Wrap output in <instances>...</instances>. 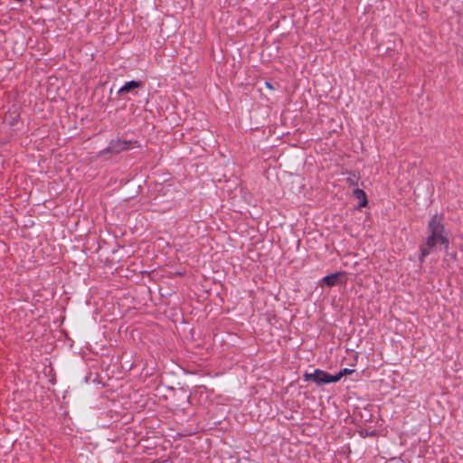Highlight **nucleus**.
<instances>
[{
    "mask_svg": "<svg viewBox=\"0 0 463 463\" xmlns=\"http://www.w3.org/2000/svg\"><path fill=\"white\" fill-rule=\"evenodd\" d=\"M265 85L267 86V88H269V90H273V87L271 86V84L269 82H266Z\"/></svg>",
    "mask_w": 463,
    "mask_h": 463,
    "instance_id": "9d476101",
    "label": "nucleus"
},
{
    "mask_svg": "<svg viewBox=\"0 0 463 463\" xmlns=\"http://www.w3.org/2000/svg\"><path fill=\"white\" fill-rule=\"evenodd\" d=\"M338 276H339L338 273H335V274H331V275L326 276L323 279V282L326 283L329 287L335 286L336 284V282H337Z\"/></svg>",
    "mask_w": 463,
    "mask_h": 463,
    "instance_id": "423d86ee",
    "label": "nucleus"
},
{
    "mask_svg": "<svg viewBox=\"0 0 463 463\" xmlns=\"http://www.w3.org/2000/svg\"><path fill=\"white\" fill-rule=\"evenodd\" d=\"M450 258H451V259H453V260H455V258H456V254H455V253L451 254V255H450Z\"/></svg>",
    "mask_w": 463,
    "mask_h": 463,
    "instance_id": "9b49d317",
    "label": "nucleus"
},
{
    "mask_svg": "<svg viewBox=\"0 0 463 463\" xmlns=\"http://www.w3.org/2000/svg\"><path fill=\"white\" fill-rule=\"evenodd\" d=\"M353 194L354 198L359 200V207H365L367 205V195L364 190L356 188L354 190Z\"/></svg>",
    "mask_w": 463,
    "mask_h": 463,
    "instance_id": "7ed1b4c3",
    "label": "nucleus"
},
{
    "mask_svg": "<svg viewBox=\"0 0 463 463\" xmlns=\"http://www.w3.org/2000/svg\"><path fill=\"white\" fill-rule=\"evenodd\" d=\"M130 141L125 140H113L110 142L109 150L112 153H119L120 151L126 150L129 147Z\"/></svg>",
    "mask_w": 463,
    "mask_h": 463,
    "instance_id": "f03ea898",
    "label": "nucleus"
},
{
    "mask_svg": "<svg viewBox=\"0 0 463 463\" xmlns=\"http://www.w3.org/2000/svg\"><path fill=\"white\" fill-rule=\"evenodd\" d=\"M340 380V375H332L320 370V383H335Z\"/></svg>",
    "mask_w": 463,
    "mask_h": 463,
    "instance_id": "39448f33",
    "label": "nucleus"
},
{
    "mask_svg": "<svg viewBox=\"0 0 463 463\" xmlns=\"http://www.w3.org/2000/svg\"><path fill=\"white\" fill-rule=\"evenodd\" d=\"M140 87H141V82H139V81H136V80L128 81L118 90V94H125V93L131 91L134 89H138Z\"/></svg>",
    "mask_w": 463,
    "mask_h": 463,
    "instance_id": "20e7f679",
    "label": "nucleus"
},
{
    "mask_svg": "<svg viewBox=\"0 0 463 463\" xmlns=\"http://www.w3.org/2000/svg\"><path fill=\"white\" fill-rule=\"evenodd\" d=\"M306 380H313L318 383V369H316L313 373H305Z\"/></svg>",
    "mask_w": 463,
    "mask_h": 463,
    "instance_id": "0eeeda50",
    "label": "nucleus"
},
{
    "mask_svg": "<svg viewBox=\"0 0 463 463\" xmlns=\"http://www.w3.org/2000/svg\"><path fill=\"white\" fill-rule=\"evenodd\" d=\"M351 373H353V370L345 368V369L341 370L338 373H336V375H340V379H341L342 376H344L345 374H349Z\"/></svg>",
    "mask_w": 463,
    "mask_h": 463,
    "instance_id": "1a4fd4ad",
    "label": "nucleus"
},
{
    "mask_svg": "<svg viewBox=\"0 0 463 463\" xmlns=\"http://www.w3.org/2000/svg\"><path fill=\"white\" fill-rule=\"evenodd\" d=\"M442 221V216L438 214L433 215L429 221L427 237L419 247V260L420 263L425 260L427 256L436 251L439 247H442L448 253L449 240Z\"/></svg>",
    "mask_w": 463,
    "mask_h": 463,
    "instance_id": "f257e3e1",
    "label": "nucleus"
},
{
    "mask_svg": "<svg viewBox=\"0 0 463 463\" xmlns=\"http://www.w3.org/2000/svg\"><path fill=\"white\" fill-rule=\"evenodd\" d=\"M359 180V176L356 175H353L349 176L346 181L350 185H357Z\"/></svg>",
    "mask_w": 463,
    "mask_h": 463,
    "instance_id": "6e6552de",
    "label": "nucleus"
}]
</instances>
